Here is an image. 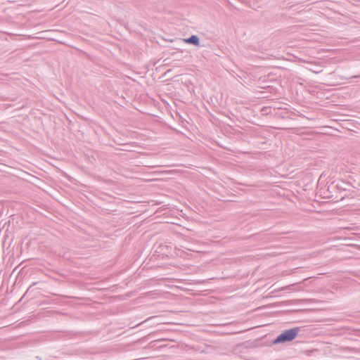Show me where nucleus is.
Masks as SVG:
<instances>
[{
	"mask_svg": "<svg viewBox=\"0 0 360 360\" xmlns=\"http://www.w3.org/2000/svg\"><path fill=\"white\" fill-rule=\"evenodd\" d=\"M300 331V328H293L286 330L278 335L273 341V343L276 345L292 341L297 337Z\"/></svg>",
	"mask_w": 360,
	"mask_h": 360,
	"instance_id": "f257e3e1",
	"label": "nucleus"
},
{
	"mask_svg": "<svg viewBox=\"0 0 360 360\" xmlns=\"http://www.w3.org/2000/svg\"><path fill=\"white\" fill-rule=\"evenodd\" d=\"M184 41L197 46L200 45V39L197 35H191L190 37L185 39Z\"/></svg>",
	"mask_w": 360,
	"mask_h": 360,
	"instance_id": "f03ea898",
	"label": "nucleus"
},
{
	"mask_svg": "<svg viewBox=\"0 0 360 360\" xmlns=\"http://www.w3.org/2000/svg\"><path fill=\"white\" fill-rule=\"evenodd\" d=\"M314 66V68H309L311 71H312L314 73H320L322 72V70L320 68V67L316 65V64H314L312 65Z\"/></svg>",
	"mask_w": 360,
	"mask_h": 360,
	"instance_id": "7ed1b4c3",
	"label": "nucleus"
}]
</instances>
